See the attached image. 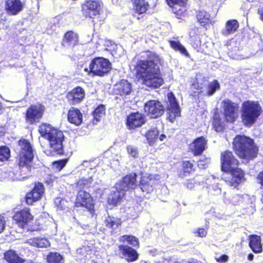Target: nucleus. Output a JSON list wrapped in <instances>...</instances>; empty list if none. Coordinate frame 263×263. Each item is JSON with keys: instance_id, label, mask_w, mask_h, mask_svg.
<instances>
[{"instance_id": "obj_56", "label": "nucleus", "mask_w": 263, "mask_h": 263, "mask_svg": "<svg viewBox=\"0 0 263 263\" xmlns=\"http://www.w3.org/2000/svg\"><path fill=\"white\" fill-rule=\"evenodd\" d=\"M198 236L199 237H205L207 234L206 231L204 229H199L197 231Z\"/></svg>"}, {"instance_id": "obj_11", "label": "nucleus", "mask_w": 263, "mask_h": 263, "mask_svg": "<svg viewBox=\"0 0 263 263\" xmlns=\"http://www.w3.org/2000/svg\"><path fill=\"white\" fill-rule=\"evenodd\" d=\"M222 171L227 172L238 165V161L230 151H226L221 155Z\"/></svg>"}, {"instance_id": "obj_63", "label": "nucleus", "mask_w": 263, "mask_h": 263, "mask_svg": "<svg viewBox=\"0 0 263 263\" xmlns=\"http://www.w3.org/2000/svg\"><path fill=\"white\" fill-rule=\"evenodd\" d=\"M93 22L95 23V24H96V21L95 20H93Z\"/></svg>"}, {"instance_id": "obj_52", "label": "nucleus", "mask_w": 263, "mask_h": 263, "mask_svg": "<svg viewBox=\"0 0 263 263\" xmlns=\"http://www.w3.org/2000/svg\"><path fill=\"white\" fill-rule=\"evenodd\" d=\"M66 161L62 160L53 163V165L59 170H61L66 164Z\"/></svg>"}, {"instance_id": "obj_41", "label": "nucleus", "mask_w": 263, "mask_h": 263, "mask_svg": "<svg viewBox=\"0 0 263 263\" xmlns=\"http://www.w3.org/2000/svg\"><path fill=\"white\" fill-rule=\"evenodd\" d=\"M119 240L123 242H127L133 247L139 246L138 239L132 235H123L120 237Z\"/></svg>"}, {"instance_id": "obj_27", "label": "nucleus", "mask_w": 263, "mask_h": 263, "mask_svg": "<svg viewBox=\"0 0 263 263\" xmlns=\"http://www.w3.org/2000/svg\"><path fill=\"white\" fill-rule=\"evenodd\" d=\"M68 121L77 126L80 125L83 121L82 114L78 108H71L68 113Z\"/></svg>"}, {"instance_id": "obj_47", "label": "nucleus", "mask_w": 263, "mask_h": 263, "mask_svg": "<svg viewBox=\"0 0 263 263\" xmlns=\"http://www.w3.org/2000/svg\"><path fill=\"white\" fill-rule=\"evenodd\" d=\"M183 172L186 173H191L194 171V165L190 161H185L182 163Z\"/></svg>"}, {"instance_id": "obj_20", "label": "nucleus", "mask_w": 263, "mask_h": 263, "mask_svg": "<svg viewBox=\"0 0 263 263\" xmlns=\"http://www.w3.org/2000/svg\"><path fill=\"white\" fill-rule=\"evenodd\" d=\"M145 122L144 116L139 112L132 113L127 118V125L130 129L140 127Z\"/></svg>"}, {"instance_id": "obj_50", "label": "nucleus", "mask_w": 263, "mask_h": 263, "mask_svg": "<svg viewBox=\"0 0 263 263\" xmlns=\"http://www.w3.org/2000/svg\"><path fill=\"white\" fill-rule=\"evenodd\" d=\"M127 151L130 156L134 158L138 157V151L136 147L132 145H128L127 146Z\"/></svg>"}, {"instance_id": "obj_7", "label": "nucleus", "mask_w": 263, "mask_h": 263, "mask_svg": "<svg viewBox=\"0 0 263 263\" xmlns=\"http://www.w3.org/2000/svg\"><path fill=\"white\" fill-rule=\"evenodd\" d=\"M64 138V134L62 131L58 129L53 130L52 133L50 134V136L47 139L49 142L51 151L58 154H63Z\"/></svg>"}, {"instance_id": "obj_15", "label": "nucleus", "mask_w": 263, "mask_h": 263, "mask_svg": "<svg viewBox=\"0 0 263 263\" xmlns=\"http://www.w3.org/2000/svg\"><path fill=\"white\" fill-rule=\"evenodd\" d=\"M44 192V187L42 183L38 182L35 184L31 192L27 194L26 201L28 204H32L33 202L39 200Z\"/></svg>"}, {"instance_id": "obj_29", "label": "nucleus", "mask_w": 263, "mask_h": 263, "mask_svg": "<svg viewBox=\"0 0 263 263\" xmlns=\"http://www.w3.org/2000/svg\"><path fill=\"white\" fill-rule=\"evenodd\" d=\"M125 192L123 190L117 189V184L114 190H112L108 198V202L114 205L118 204L125 196Z\"/></svg>"}, {"instance_id": "obj_55", "label": "nucleus", "mask_w": 263, "mask_h": 263, "mask_svg": "<svg viewBox=\"0 0 263 263\" xmlns=\"http://www.w3.org/2000/svg\"><path fill=\"white\" fill-rule=\"evenodd\" d=\"M195 183V181L194 179L187 180L185 185L187 188L189 189H192L194 187V184Z\"/></svg>"}, {"instance_id": "obj_1", "label": "nucleus", "mask_w": 263, "mask_h": 263, "mask_svg": "<svg viewBox=\"0 0 263 263\" xmlns=\"http://www.w3.org/2000/svg\"><path fill=\"white\" fill-rule=\"evenodd\" d=\"M146 54L149 60H140L137 62V74L147 87L158 88L163 83L159 67L155 62L158 59V57L150 51H146Z\"/></svg>"}, {"instance_id": "obj_12", "label": "nucleus", "mask_w": 263, "mask_h": 263, "mask_svg": "<svg viewBox=\"0 0 263 263\" xmlns=\"http://www.w3.org/2000/svg\"><path fill=\"white\" fill-rule=\"evenodd\" d=\"M76 206L84 207L89 211L92 209L93 200L90 194L84 190H80L77 196Z\"/></svg>"}, {"instance_id": "obj_10", "label": "nucleus", "mask_w": 263, "mask_h": 263, "mask_svg": "<svg viewBox=\"0 0 263 263\" xmlns=\"http://www.w3.org/2000/svg\"><path fill=\"white\" fill-rule=\"evenodd\" d=\"M228 172H230V177L226 181L230 186L236 187L245 180V174L241 169L234 167Z\"/></svg>"}, {"instance_id": "obj_48", "label": "nucleus", "mask_w": 263, "mask_h": 263, "mask_svg": "<svg viewBox=\"0 0 263 263\" xmlns=\"http://www.w3.org/2000/svg\"><path fill=\"white\" fill-rule=\"evenodd\" d=\"M210 163V159L209 158H204L203 157L199 160L198 162V166L201 169L205 168L208 164Z\"/></svg>"}, {"instance_id": "obj_17", "label": "nucleus", "mask_w": 263, "mask_h": 263, "mask_svg": "<svg viewBox=\"0 0 263 263\" xmlns=\"http://www.w3.org/2000/svg\"><path fill=\"white\" fill-rule=\"evenodd\" d=\"M85 96V90L81 87H77L68 92L66 97L68 102L74 105L83 101Z\"/></svg>"}, {"instance_id": "obj_34", "label": "nucleus", "mask_w": 263, "mask_h": 263, "mask_svg": "<svg viewBox=\"0 0 263 263\" xmlns=\"http://www.w3.org/2000/svg\"><path fill=\"white\" fill-rule=\"evenodd\" d=\"M5 259L9 263H23L24 260L21 258L15 251L9 250L4 254Z\"/></svg>"}, {"instance_id": "obj_23", "label": "nucleus", "mask_w": 263, "mask_h": 263, "mask_svg": "<svg viewBox=\"0 0 263 263\" xmlns=\"http://www.w3.org/2000/svg\"><path fill=\"white\" fill-rule=\"evenodd\" d=\"M156 181V180L151 175L143 176L139 186L142 192L149 193L153 191Z\"/></svg>"}, {"instance_id": "obj_39", "label": "nucleus", "mask_w": 263, "mask_h": 263, "mask_svg": "<svg viewBox=\"0 0 263 263\" xmlns=\"http://www.w3.org/2000/svg\"><path fill=\"white\" fill-rule=\"evenodd\" d=\"M105 108L103 105L98 106L93 112V124H96L101 118L105 115Z\"/></svg>"}, {"instance_id": "obj_6", "label": "nucleus", "mask_w": 263, "mask_h": 263, "mask_svg": "<svg viewBox=\"0 0 263 263\" xmlns=\"http://www.w3.org/2000/svg\"><path fill=\"white\" fill-rule=\"evenodd\" d=\"M45 111V107L41 104L31 105L26 112L25 120L27 123L33 124L39 122Z\"/></svg>"}, {"instance_id": "obj_60", "label": "nucleus", "mask_w": 263, "mask_h": 263, "mask_svg": "<svg viewBox=\"0 0 263 263\" xmlns=\"http://www.w3.org/2000/svg\"><path fill=\"white\" fill-rule=\"evenodd\" d=\"M254 255L253 254H249L248 256V260L251 261L253 259Z\"/></svg>"}, {"instance_id": "obj_28", "label": "nucleus", "mask_w": 263, "mask_h": 263, "mask_svg": "<svg viewBox=\"0 0 263 263\" xmlns=\"http://www.w3.org/2000/svg\"><path fill=\"white\" fill-rule=\"evenodd\" d=\"M239 27V23L236 20L232 19L228 21L225 25V28L222 29L221 33L224 36L235 33Z\"/></svg>"}, {"instance_id": "obj_4", "label": "nucleus", "mask_w": 263, "mask_h": 263, "mask_svg": "<svg viewBox=\"0 0 263 263\" xmlns=\"http://www.w3.org/2000/svg\"><path fill=\"white\" fill-rule=\"evenodd\" d=\"M18 165L23 169L26 168L28 171L31 169V164L34 155L31 144L25 139L18 141Z\"/></svg>"}, {"instance_id": "obj_14", "label": "nucleus", "mask_w": 263, "mask_h": 263, "mask_svg": "<svg viewBox=\"0 0 263 263\" xmlns=\"http://www.w3.org/2000/svg\"><path fill=\"white\" fill-rule=\"evenodd\" d=\"M167 4L178 18L184 16L186 12L185 5L187 0H166Z\"/></svg>"}, {"instance_id": "obj_3", "label": "nucleus", "mask_w": 263, "mask_h": 263, "mask_svg": "<svg viewBox=\"0 0 263 263\" xmlns=\"http://www.w3.org/2000/svg\"><path fill=\"white\" fill-rule=\"evenodd\" d=\"M261 112V107L257 102L250 101L244 102L241 109V118L243 124L246 126H252Z\"/></svg>"}, {"instance_id": "obj_40", "label": "nucleus", "mask_w": 263, "mask_h": 263, "mask_svg": "<svg viewBox=\"0 0 263 263\" xmlns=\"http://www.w3.org/2000/svg\"><path fill=\"white\" fill-rule=\"evenodd\" d=\"M171 47L175 51H179L182 54L189 56V53L185 48L179 41H170Z\"/></svg>"}, {"instance_id": "obj_25", "label": "nucleus", "mask_w": 263, "mask_h": 263, "mask_svg": "<svg viewBox=\"0 0 263 263\" xmlns=\"http://www.w3.org/2000/svg\"><path fill=\"white\" fill-rule=\"evenodd\" d=\"M13 218L16 222H19L22 226H23L32 220L33 216L31 214L29 209L25 208L16 212L13 215Z\"/></svg>"}, {"instance_id": "obj_13", "label": "nucleus", "mask_w": 263, "mask_h": 263, "mask_svg": "<svg viewBox=\"0 0 263 263\" xmlns=\"http://www.w3.org/2000/svg\"><path fill=\"white\" fill-rule=\"evenodd\" d=\"M137 175L132 173L123 178L117 184V189L123 190L125 192L129 190L135 189L137 186Z\"/></svg>"}, {"instance_id": "obj_43", "label": "nucleus", "mask_w": 263, "mask_h": 263, "mask_svg": "<svg viewBox=\"0 0 263 263\" xmlns=\"http://www.w3.org/2000/svg\"><path fill=\"white\" fill-rule=\"evenodd\" d=\"M92 178L89 177L88 178H82L78 181L77 183L76 187L80 190L82 189L88 187L91 184Z\"/></svg>"}, {"instance_id": "obj_31", "label": "nucleus", "mask_w": 263, "mask_h": 263, "mask_svg": "<svg viewBox=\"0 0 263 263\" xmlns=\"http://www.w3.org/2000/svg\"><path fill=\"white\" fill-rule=\"evenodd\" d=\"M78 42V37L77 33L72 31L67 32L64 36L63 45L65 47L73 46Z\"/></svg>"}, {"instance_id": "obj_21", "label": "nucleus", "mask_w": 263, "mask_h": 263, "mask_svg": "<svg viewBox=\"0 0 263 263\" xmlns=\"http://www.w3.org/2000/svg\"><path fill=\"white\" fill-rule=\"evenodd\" d=\"M132 85L126 80H122L117 83L114 87V91L116 95L126 96L132 91Z\"/></svg>"}, {"instance_id": "obj_9", "label": "nucleus", "mask_w": 263, "mask_h": 263, "mask_svg": "<svg viewBox=\"0 0 263 263\" xmlns=\"http://www.w3.org/2000/svg\"><path fill=\"white\" fill-rule=\"evenodd\" d=\"M144 110L151 118H157L163 115L164 108L160 102L150 100L145 103Z\"/></svg>"}, {"instance_id": "obj_59", "label": "nucleus", "mask_w": 263, "mask_h": 263, "mask_svg": "<svg viewBox=\"0 0 263 263\" xmlns=\"http://www.w3.org/2000/svg\"><path fill=\"white\" fill-rule=\"evenodd\" d=\"M166 138V136L164 134H161L159 137V139L161 141H163Z\"/></svg>"}, {"instance_id": "obj_61", "label": "nucleus", "mask_w": 263, "mask_h": 263, "mask_svg": "<svg viewBox=\"0 0 263 263\" xmlns=\"http://www.w3.org/2000/svg\"><path fill=\"white\" fill-rule=\"evenodd\" d=\"M258 12L260 14L261 19L263 21V9L259 10Z\"/></svg>"}, {"instance_id": "obj_32", "label": "nucleus", "mask_w": 263, "mask_h": 263, "mask_svg": "<svg viewBox=\"0 0 263 263\" xmlns=\"http://www.w3.org/2000/svg\"><path fill=\"white\" fill-rule=\"evenodd\" d=\"M249 246L253 252L259 253L262 251L261 245V238L257 235H250L249 236Z\"/></svg>"}, {"instance_id": "obj_57", "label": "nucleus", "mask_w": 263, "mask_h": 263, "mask_svg": "<svg viewBox=\"0 0 263 263\" xmlns=\"http://www.w3.org/2000/svg\"><path fill=\"white\" fill-rule=\"evenodd\" d=\"M228 259V256L226 255H221L219 258L217 259L218 261H220L221 262H226Z\"/></svg>"}, {"instance_id": "obj_36", "label": "nucleus", "mask_w": 263, "mask_h": 263, "mask_svg": "<svg viewBox=\"0 0 263 263\" xmlns=\"http://www.w3.org/2000/svg\"><path fill=\"white\" fill-rule=\"evenodd\" d=\"M196 17L201 26H204L211 22L210 14L204 10L199 11L197 12Z\"/></svg>"}, {"instance_id": "obj_49", "label": "nucleus", "mask_w": 263, "mask_h": 263, "mask_svg": "<svg viewBox=\"0 0 263 263\" xmlns=\"http://www.w3.org/2000/svg\"><path fill=\"white\" fill-rule=\"evenodd\" d=\"M95 164L93 161H84L83 162L78 166V168L80 170L84 169V167L92 170L95 167Z\"/></svg>"}, {"instance_id": "obj_26", "label": "nucleus", "mask_w": 263, "mask_h": 263, "mask_svg": "<svg viewBox=\"0 0 263 263\" xmlns=\"http://www.w3.org/2000/svg\"><path fill=\"white\" fill-rule=\"evenodd\" d=\"M122 221L120 218L108 216L105 220V226L110 229V232L112 234L118 233L120 230Z\"/></svg>"}, {"instance_id": "obj_46", "label": "nucleus", "mask_w": 263, "mask_h": 263, "mask_svg": "<svg viewBox=\"0 0 263 263\" xmlns=\"http://www.w3.org/2000/svg\"><path fill=\"white\" fill-rule=\"evenodd\" d=\"M159 136V132L156 128H153L149 130L146 135L147 140L149 141V143L152 144L154 142V140Z\"/></svg>"}, {"instance_id": "obj_37", "label": "nucleus", "mask_w": 263, "mask_h": 263, "mask_svg": "<svg viewBox=\"0 0 263 263\" xmlns=\"http://www.w3.org/2000/svg\"><path fill=\"white\" fill-rule=\"evenodd\" d=\"M57 129V128L52 127L49 124L43 123L40 126L39 131L42 137L47 139L50 136V134L52 133L53 130Z\"/></svg>"}, {"instance_id": "obj_42", "label": "nucleus", "mask_w": 263, "mask_h": 263, "mask_svg": "<svg viewBox=\"0 0 263 263\" xmlns=\"http://www.w3.org/2000/svg\"><path fill=\"white\" fill-rule=\"evenodd\" d=\"M47 260L49 263H61L63 257L57 252H51L47 255Z\"/></svg>"}, {"instance_id": "obj_53", "label": "nucleus", "mask_w": 263, "mask_h": 263, "mask_svg": "<svg viewBox=\"0 0 263 263\" xmlns=\"http://www.w3.org/2000/svg\"><path fill=\"white\" fill-rule=\"evenodd\" d=\"M6 226V220L4 216L0 215V234L2 233Z\"/></svg>"}, {"instance_id": "obj_2", "label": "nucleus", "mask_w": 263, "mask_h": 263, "mask_svg": "<svg viewBox=\"0 0 263 263\" xmlns=\"http://www.w3.org/2000/svg\"><path fill=\"white\" fill-rule=\"evenodd\" d=\"M233 147L241 158L250 159L256 157L258 148L253 141L245 136H237L234 139Z\"/></svg>"}, {"instance_id": "obj_18", "label": "nucleus", "mask_w": 263, "mask_h": 263, "mask_svg": "<svg viewBox=\"0 0 263 263\" xmlns=\"http://www.w3.org/2000/svg\"><path fill=\"white\" fill-rule=\"evenodd\" d=\"M236 104L231 101H224V115L226 120L229 122H233L237 118Z\"/></svg>"}, {"instance_id": "obj_64", "label": "nucleus", "mask_w": 263, "mask_h": 263, "mask_svg": "<svg viewBox=\"0 0 263 263\" xmlns=\"http://www.w3.org/2000/svg\"><path fill=\"white\" fill-rule=\"evenodd\" d=\"M80 250H78V252H79V253H80L81 252H79Z\"/></svg>"}, {"instance_id": "obj_8", "label": "nucleus", "mask_w": 263, "mask_h": 263, "mask_svg": "<svg viewBox=\"0 0 263 263\" xmlns=\"http://www.w3.org/2000/svg\"><path fill=\"white\" fill-rule=\"evenodd\" d=\"M167 119L173 122L177 117L180 116V108L172 92L167 94Z\"/></svg>"}, {"instance_id": "obj_33", "label": "nucleus", "mask_w": 263, "mask_h": 263, "mask_svg": "<svg viewBox=\"0 0 263 263\" xmlns=\"http://www.w3.org/2000/svg\"><path fill=\"white\" fill-rule=\"evenodd\" d=\"M27 242L36 248H47L50 246L48 240L44 237H35L28 240Z\"/></svg>"}, {"instance_id": "obj_38", "label": "nucleus", "mask_w": 263, "mask_h": 263, "mask_svg": "<svg viewBox=\"0 0 263 263\" xmlns=\"http://www.w3.org/2000/svg\"><path fill=\"white\" fill-rule=\"evenodd\" d=\"M219 88L220 84L219 82L217 80H214L209 83L208 87L204 90V96H211Z\"/></svg>"}, {"instance_id": "obj_44", "label": "nucleus", "mask_w": 263, "mask_h": 263, "mask_svg": "<svg viewBox=\"0 0 263 263\" xmlns=\"http://www.w3.org/2000/svg\"><path fill=\"white\" fill-rule=\"evenodd\" d=\"M213 126L217 132H219L222 130L224 126L223 121L219 118L217 115H215L214 117V121L213 123Z\"/></svg>"}, {"instance_id": "obj_62", "label": "nucleus", "mask_w": 263, "mask_h": 263, "mask_svg": "<svg viewBox=\"0 0 263 263\" xmlns=\"http://www.w3.org/2000/svg\"><path fill=\"white\" fill-rule=\"evenodd\" d=\"M189 263H197V262L195 261H192L189 262Z\"/></svg>"}, {"instance_id": "obj_5", "label": "nucleus", "mask_w": 263, "mask_h": 263, "mask_svg": "<svg viewBox=\"0 0 263 263\" xmlns=\"http://www.w3.org/2000/svg\"><path fill=\"white\" fill-rule=\"evenodd\" d=\"M111 64L106 59L98 57L93 59L89 65L88 68H85L86 72H90L94 75L103 76L109 72L111 68Z\"/></svg>"}, {"instance_id": "obj_30", "label": "nucleus", "mask_w": 263, "mask_h": 263, "mask_svg": "<svg viewBox=\"0 0 263 263\" xmlns=\"http://www.w3.org/2000/svg\"><path fill=\"white\" fill-rule=\"evenodd\" d=\"M203 81L198 80L196 79L191 85V90L192 92V96L194 97L198 96L199 95L204 96V89L205 86V82H202Z\"/></svg>"}, {"instance_id": "obj_51", "label": "nucleus", "mask_w": 263, "mask_h": 263, "mask_svg": "<svg viewBox=\"0 0 263 263\" xmlns=\"http://www.w3.org/2000/svg\"><path fill=\"white\" fill-rule=\"evenodd\" d=\"M191 44L194 48H198L201 45V41L199 36L197 35L191 37Z\"/></svg>"}, {"instance_id": "obj_19", "label": "nucleus", "mask_w": 263, "mask_h": 263, "mask_svg": "<svg viewBox=\"0 0 263 263\" xmlns=\"http://www.w3.org/2000/svg\"><path fill=\"white\" fill-rule=\"evenodd\" d=\"M101 5L99 2L94 0H89L83 6V11L86 16L92 17L99 14Z\"/></svg>"}, {"instance_id": "obj_45", "label": "nucleus", "mask_w": 263, "mask_h": 263, "mask_svg": "<svg viewBox=\"0 0 263 263\" xmlns=\"http://www.w3.org/2000/svg\"><path fill=\"white\" fill-rule=\"evenodd\" d=\"M10 149L7 146L0 147V160H7L10 156Z\"/></svg>"}, {"instance_id": "obj_54", "label": "nucleus", "mask_w": 263, "mask_h": 263, "mask_svg": "<svg viewBox=\"0 0 263 263\" xmlns=\"http://www.w3.org/2000/svg\"><path fill=\"white\" fill-rule=\"evenodd\" d=\"M210 189H212L214 191V194L217 195L221 193V189L219 187L218 184H214L210 187Z\"/></svg>"}, {"instance_id": "obj_16", "label": "nucleus", "mask_w": 263, "mask_h": 263, "mask_svg": "<svg viewBox=\"0 0 263 263\" xmlns=\"http://www.w3.org/2000/svg\"><path fill=\"white\" fill-rule=\"evenodd\" d=\"M24 8V4L21 0H6L5 9L7 13L10 15L18 14Z\"/></svg>"}, {"instance_id": "obj_22", "label": "nucleus", "mask_w": 263, "mask_h": 263, "mask_svg": "<svg viewBox=\"0 0 263 263\" xmlns=\"http://www.w3.org/2000/svg\"><path fill=\"white\" fill-rule=\"evenodd\" d=\"M207 140L203 137L196 138L190 145L191 151L195 156L199 155L205 149Z\"/></svg>"}, {"instance_id": "obj_58", "label": "nucleus", "mask_w": 263, "mask_h": 263, "mask_svg": "<svg viewBox=\"0 0 263 263\" xmlns=\"http://www.w3.org/2000/svg\"><path fill=\"white\" fill-rule=\"evenodd\" d=\"M258 179L259 183L263 186V171L259 173Z\"/></svg>"}, {"instance_id": "obj_35", "label": "nucleus", "mask_w": 263, "mask_h": 263, "mask_svg": "<svg viewBox=\"0 0 263 263\" xmlns=\"http://www.w3.org/2000/svg\"><path fill=\"white\" fill-rule=\"evenodd\" d=\"M148 4L145 0H135L134 9L138 14L145 13L147 10Z\"/></svg>"}, {"instance_id": "obj_24", "label": "nucleus", "mask_w": 263, "mask_h": 263, "mask_svg": "<svg viewBox=\"0 0 263 263\" xmlns=\"http://www.w3.org/2000/svg\"><path fill=\"white\" fill-rule=\"evenodd\" d=\"M119 251L123 257L129 262L136 260L138 258L137 251L127 245H120L119 247Z\"/></svg>"}]
</instances>
